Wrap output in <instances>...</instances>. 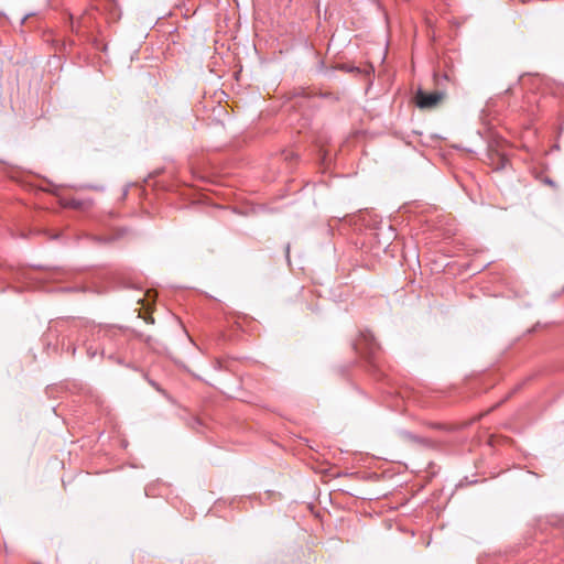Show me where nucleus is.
<instances>
[{
	"instance_id": "423d86ee",
	"label": "nucleus",
	"mask_w": 564,
	"mask_h": 564,
	"mask_svg": "<svg viewBox=\"0 0 564 564\" xmlns=\"http://www.w3.org/2000/svg\"><path fill=\"white\" fill-rule=\"evenodd\" d=\"M149 383H150L153 388H155L158 391H162V389L159 387V384H158L156 382H154V381H152V380H149Z\"/></svg>"
},
{
	"instance_id": "39448f33",
	"label": "nucleus",
	"mask_w": 564,
	"mask_h": 564,
	"mask_svg": "<svg viewBox=\"0 0 564 564\" xmlns=\"http://www.w3.org/2000/svg\"><path fill=\"white\" fill-rule=\"evenodd\" d=\"M138 336H139L140 339L144 340L147 344H150V341H151V337L150 336L143 337L142 334H139Z\"/></svg>"
},
{
	"instance_id": "f257e3e1",
	"label": "nucleus",
	"mask_w": 564,
	"mask_h": 564,
	"mask_svg": "<svg viewBox=\"0 0 564 564\" xmlns=\"http://www.w3.org/2000/svg\"><path fill=\"white\" fill-rule=\"evenodd\" d=\"M355 349L362 356L372 359L379 350V344L370 332H362L355 343Z\"/></svg>"
},
{
	"instance_id": "f03ea898",
	"label": "nucleus",
	"mask_w": 564,
	"mask_h": 564,
	"mask_svg": "<svg viewBox=\"0 0 564 564\" xmlns=\"http://www.w3.org/2000/svg\"><path fill=\"white\" fill-rule=\"evenodd\" d=\"M444 97L442 91L435 90L432 93H426L422 89H419L415 96V104L421 109H430L435 107Z\"/></svg>"
},
{
	"instance_id": "0eeeda50",
	"label": "nucleus",
	"mask_w": 564,
	"mask_h": 564,
	"mask_svg": "<svg viewBox=\"0 0 564 564\" xmlns=\"http://www.w3.org/2000/svg\"><path fill=\"white\" fill-rule=\"evenodd\" d=\"M88 354H89V356H90V357H94V356H95V352H94V351L88 350Z\"/></svg>"
},
{
	"instance_id": "20e7f679",
	"label": "nucleus",
	"mask_w": 564,
	"mask_h": 564,
	"mask_svg": "<svg viewBox=\"0 0 564 564\" xmlns=\"http://www.w3.org/2000/svg\"><path fill=\"white\" fill-rule=\"evenodd\" d=\"M34 13L33 12H30V13H26L24 14L22 18H21V21H20V25L24 24L25 21L30 18V17H33Z\"/></svg>"
},
{
	"instance_id": "7ed1b4c3",
	"label": "nucleus",
	"mask_w": 564,
	"mask_h": 564,
	"mask_svg": "<svg viewBox=\"0 0 564 564\" xmlns=\"http://www.w3.org/2000/svg\"><path fill=\"white\" fill-rule=\"evenodd\" d=\"M543 182H544V184H546L555 189L557 188L556 183L550 177H545Z\"/></svg>"
}]
</instances>
